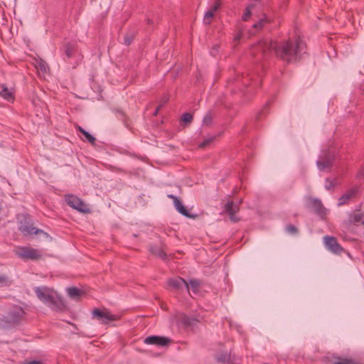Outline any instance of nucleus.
Wrapping results in <instances>:
<instances>
[{
  "instance_id": "1",
  "label": "nucleus",
  "mask_w": 364,
  "mask_h": 364,
  "mask_svg": "<svg viewBox=\"0 0 364 364\" xmlns=\"http://www.w3.org/2000/svg\"><path fill=\"white\" fill-rule=\"evenodd\" d=\"M257 47L264 53L274 50L277 58L287 63L299 60L306 52V43L300 36L289 38L279 42L262 41Z\"/></svg>"
},
{
  "instance_id": "2",
  "label": "nucleus",
  "mask_w": 364,
  "mask_h": 364,
  "mask_svg": "<svg viewBox=\"0 0 364 364\" xmlns=\"http://www.w3.org/2000/svg\"><path fill=\"white\" fill-rule=\"evenodd\" d=\"M35 293L37 297L51 310L54 311H64L66 309V305L64 300L53 290L41 287L35 289Z\"/></svg>"
},
{
  "instance_id": "3",
  "label": "nucleus",
  "mask_w": 364,
  "mask_h": 364,
  "mask_svg": "<svg viewBox=\"0 0 364 364\" xmlns=\"http://www.w3.org/2000/svg\"><path fill=\"white\" fill-rule=\"evenodd\" d=\"M24 315V311L21 307H15L6 316L0 321V326L6 328L18 323Z\"/></svg>"
},
{
  "instance_id": "4",
  "label": "nucleus",
  "mask_w": 364,
  "mask_h": 364,
  "mask_svg": "<svg viewBox=\"0 0 364 364\" xmlns=\"http://www.w3.org/2000/svg\"><path fill=\"white\" fill-rule=\"evenodd\" d=\"M18 229L24 236L37 235L39 233L46 234L43 230L33 227L31 219L26 216H23L18 223Z\"/></svg>"
},
{
  "instance_id": "5",
  "label": "nucleus",
  "mask_w": 364,
  "mask_h": 364,
  "mask_svg": "<svg viewBox=\"0 0 364 364\" xmlns=\"http://www.w3.org/2000/svg\"><path fill=\"white\" fill-rule=\"evenodd\" d=\"M92 318L97 319L101 323L105 325L119 319V316L117 315L112 314L109 310L106 309H94L92 311Z\"/></svg>"
},
{
  "instance_id": "6",
  "label": "nucleus",
  "mask_w": 364,
  "mask_h": 364,
  "mask_svg": "<svg viewBox=\"0 0 364 364\" xmlns=\"http://www.w3.org/2000/svg\"><path fill=\"white\" fill-rule=\"evenodd\" d=\"M15 252L19 258L24 260H37L41 257V254L38 250L29 247H19Z\"/></svg>"
},
{
  "instance_id": "7",
  "label": "nucleus",
  "mask_w": 364,
  "mask_h": 364,
  "mask_svg": "<svg viewBox=\"0 0 364 364\" xmlns=\"http://www.w3.org/2000/svg\"><path fill=\"white\" fill-rule=\"evenodd\" d=\"M66 203L69 206L82 213H90V208L80 198L74 195L65 196Z\"/></svg>"
},
{
  "instance_id": "8",
  "label": "nucleus",
  "mask_w": 364,
  "mask_h": 364,
  "mask_svg": "<svg viewBox=\"0 0 364 364\" xmlns=\"http://www.w3.org/2000/svg\"><path fill=\"white\" fill-rule=\"evenodd\" d=\"M323 242L326 247L333 254L340 255L344 251L336 238L333 236L323 237Z\"/></svg>"
},
{
  "instance_id": "9",
  "label": "nucleus",
  "mask_w": 364,
  "mask_h": 364,
  "mask_svg": "<svg viewBox=\"0 0 364 364\" xmlns=\"http://www.w3.org/2000/svg\"><path fill=\"white\" fill-rule=\"evenodd\" d=\"M168 285L173 290L179 291L184 287L189 291L188 283L181 277L169 279L168 280Z\"/></svg>"
},
{
  "instance_id": "10",
  "label": "nucleus",
  "mask_w": 364,
  "mask_h": 364,
  "mask_svg": "<svg viewBox=\"0 0 364 364\" xmlns=\"http://www.w3.org/2000/svg\"><path fill=\"white\" fill-rule=\"evenodd\" d=\"M144 343L149 345L165 346L171 343V339L159 336H151L145 338Z\"/></svg>"
},
{
  "instance_id": "11",
  "label": "nucleus",
  "mask_w": 364,
  "mask_h": 364,
  "mask_svg": "<svg viewBox=\"0 0 364 364\" xmlns=\"http://www.w3.org/2000/svg\"><path fill=\"white\" fill-rule=\"evenodd\" d=\"M239 204L232 201L228 202L225 205V210L228 213L230 219L232 222H237L240 219L235 216V213L239 211Z\"/></svg>"
},
{
  "instance_id": "12",
  "label": "nucleus",
  "mask_w": 364,
  "mask_h": 364,
  "mask_svg": "<svg viewBox=\"0 0 364 364\" xmlns=\"http://www.w3.org/2000/svg\"><path fill=\"white\" fill-rule=\"evenodd\" d=\"M168 198H171L173 200L174 206L178 213H180L181 214L187 218H193V215H191L189 213L188 210L184 207L181 201L177 196L173 194H168Z\"/></svg>"
},
{
  "instance_id": "13",
  "label": "nucleus",
  "mask_w": 364,
  "mask_h": 364,
  "mask_svg": "<svg viewBox=\"0 0 364 364\" xmlns=\"http://www.w3.org/2000/svg\"><path fill=\"white\" fill-rule=\"evenodd\" d=\"M358 192V187L354 186L352 188L348 190L344 194H343L339 198H338V206H342L343 205H346L348 203V201L353 198L356 193Z\"/></svg>"
},
{
  "instance_id": "14",
  "label": "nucleus",
  "mask_w": 364,
  "mask_h": 364,
  "mask_svg": "<svg viewBox=\"0 0 364 364\" xmlns=\"http://www.w3.org/2000/svg\"><path fill=\"white\" fill-rule=\"evenodd\" d=\"M270 23V19L264 15L257 22L252 25V29L249 31L250 36L255 35L261 29L265 28Z\"/></svg>"
},
{
  "instance_id": "15",
  "label": "nucleus",
  "mask_w": 364,
  "mask_h": 364,
  "mask_svg": "<svg viewBox=\"0 0 364 364\" xmlns=\"http://www.w3.org/2000/svg\"><path fill=\"white\" fill-rule=\"evenodd\" d=\"M311 204L314 212L321 218H323L326 215L328 211L320 200L314 198L311 200Z\"/></svg>"
},
{
  "instance_id": "16",
  "label": "nucleus",
  "mask_w": 364,
  "mask_h": 364,
  "mask_svg": "<svg viewBox=\"0 0 364 364\" xmlns=\"http://www.w3.org/2000/svg\"><path fill=\"white\" fill-rule=\"evenodd\" d=\"M334 158L328 154L325 155L321 160L317 161L316 164L320 171L329 169L333 166Z\"/></svg>"
},
{
  "instance_id": "17",
  "label": "nucleus",
  "mask_w": 364,
  "mask_h": 364,
  "mask_svg": "<svg viewBox=\"0 0 364 364\" xmlns=\"http://www.w3.org/2000/svg\"><path fill=\"white\" fill-rule=\"evenodd\" d=\"M229 85L231 83L235 85V88L242 90L243 87H245L249 84V78L247 77H245L243 75H238L233 80H231L228 82Z\"/></svg>"
},
{
  "instance_id": "18",
  "label": "nucleus",
  "mask_w": 364,
  "mask_h": 364,
  "mask_svg": "<svg viewBox=\"0 0 364 364\" xmlns=\"http://www.w3.org/2000/svg\"><path fill=\"white\" fill-rule=\"evenodd\" d=\"M63 50L67 58H70L76 51V44L75 43H66L63 47Z\"/></svg>"
},
{
  "instance_id": "19",
  "label": "nucleus",
  "mask_w": 364,
  "mask_h": 364,
  "mask_svg": "<svg viewBox=\"0 0 364 364\" xmlns=\"http://www.w3.org/2000/svg\"><path fill=\"white\" fill-rule=\"evenodd\" d=\"M350 223L354 225L364 224V214L355 213L350 215Z\"/></svg>"
},
{
  "instance_id": "20",
  "label": "nucleus",
  "mask_w": 364,
  "mask_h": 364,
  "mask_svg": "<svg viewBox=\"0 0 364 364\" xmlns=\"http://www.w3.org/2000/svg\"><path fill=\"white\" fill-rule=\"evenodd\" d=\"M0 96L8 102L14 100V92L9 90L5 85H2V90L0 92Z\"/></svg>"
},
{
  "instance_id": "21",
  "label": "nucleus",
  "mask_w": 364,
  "mask_h": 364,
  "mask_svg": "<svg viewBox=\"0 0 364 364\" xmlns=\"http://www.w3.org/2000/svg\"><path fill=\"white\" fill-rule=\"evenodd\" d=\"M215 358L218 362L223 364H232L230 355L227 351L217 355Z\"/></svg>"
},
{
  "instance_id": "22",
  "label": "nucleus",
  "mask_w": 364,
  "mask_h": 364,
  "mask_svg": "<svg viewBox=\"0 0 364 364\" xmlns=\"http://www.w3.org/2000/svg\"><path fill=\"white\" fill-rule=\"evenodd\" d=\"M152 255L159 257V258L165 260L166 259V254L160 247L151 246L149 249Z\"/></svg>"
},
{
  "instance_id": "23",
  "label": "nucleus",
  "mask_w": 364,
  "mask_h": 364,
  "mask_svg": "<svg viewBox=\"0 0 364 364\" xmlns=\"http://www.w3.org/2000/svg\"><path fill=\"white\" fill-rule=\"evenodd\" d=\"M67 292L69 297L73 299H77L83 294L82 291L76 287L68 288Z\"/></svg>"
},
{
  "instance_id": "24",
  "label": "nucleus",
  "mask_w": 364,
  "mask_h": 364,
  "mask_svg": "<svg viewBox=\"0 0 364 364\" xmlns=\"http://www.w3.org/2000/svg\"><path fill=\"white\" fill-rule=\"evenodd\" d=\"M262 41H265L264 40H262ZM262 42V41H259L256 45H254L251 48V53L254 56H259V58H261L262 57L264 56L265 55L268 54L269 52L264 53L262 51V50L257 47L259 43Z\"/></svg>"
},
{
  "instance_id": "25",
  "label": "nucleus",
  "mask_w": 364,
  "mask_h": 364,
  "mask_svg": "<svg viewBox=\"0 0 364 364\" xmlns=\"http://www.w3.org/2000/svg\"><path fill=\"white\" fill-rule=\"evenodd\" d=\"M189 291H191L194 294H197L199 291L200 282L197 279H191L188 283ZM191 294V292L188 291Z\"/></svg>"
},
{
  "instance_id": "26",
  "label": "nucleus",
  "mask_w": 364,
  "mask_h": 364,
  "mask_svg": "<svg viewBox=\"0 0 364 364\" xmlns=\"http://www.w3.org/2000/svg\"><path fill=\"white\" fill-rule=\"evenodd\" d=\"M254 6H255L252 4L247 6L244 14L242 15V20L244 21H248V19L250 18L251 14H252V9H253Z\"/></svg>"
},
{
  "instance_id": "27",
  "label": "nucleus",
  "mask_w": 364,
  "mask_h": 364,
  "mask_svg": "<svg viewBox=\"0 0 364 364\" xmlns=\"http://www.w3.org/2000/svg\"><path fill=\"white\" fill-rule=\"evenodd\" d=\"M215 12H213L212 10H208L205 12L204 16V23L205 24H210L211 23V19L214 16Z\"/></svg>"
},
{
  "instance_id": "28",
  "label": "nucleus",
  "mask_w": 364,
  "mask_h": 364,
  "mask_svg": "<svg viewBox=\"0 0 364 364\" xmlns=\"http://www.w3.org/2000/svg\"><path fill=\"white\" fill-rule=\"evenodd\" d=\"M82 135L84 136L85 140H87L89 143H90L91 144H95L96 139L88 132L83 131Z\"/></svg>"
},
{
  "instance_id": "29",
  "label": "nucleus",
  "mask_w": 364,
  "mask_h": 364,
  "mask_svg": "<svg viewBox=\"0 0 364 364\" xmlns=\"http://www.w3.org/2000/svg\"><path fill=\"white\" fill-rule=\"evenodd\" d=\"M336 186V179L331 180L330 178H326L325 181V188L326 190H331L334 188Z\"/></svg>"
},
{
  "instance_id": "30",
  "label": "nucleus",
  "mask_w": 364,
  "mask_h": 364,
  "mask_svg": "<svg viewBox=\"0 0 364 364\" xmlns=\"http://www.w3.org/2000/svg\"><path fill=\"white\" fill-rule=\"evenodd\" d=\"M181 120L186 124H190L193 120V115L188 112H186L182 115Z\"/></svg>"
},
{
  "instance_id": "31",
  "label": "nucleus",
  "mask_w": 364,
  "mask_h": 364,
  "mask_svg": "<svg viewBox=\"0 0 364 364\" xmlns=\"http://www.w3.org/2000/svg\"><path fill=\"white\" fill-rule=\"evenodd\" d=\"M38 68L43 73H46L48 70V64L43 60L38 63Z\"/></svg>"
},
{
  "instance_id": "32",
  "label": "nucleus",
  "mask_w": 364,
  "mask_h": 364,
  "mask_svg": "<svg viewBox=\"0 0 364 364\" xmlns=\"http://www.w3.org/2000/svg\"><path fill=\"white\" fill-rule=\"evenodd\" d=\"M133 36L131 35V34H127L124 36V43L127 46H129L131 44V43L133 41Z\"/></svg>"
},
{
  "instance_id": "33",
  "label": "nucleus",
  "mask_w": 364,
  "mask_h": 364,
  "mask_svg": "<svg viewBox=\"0 0 364 364\" xmlns=\"http://www.w3.org/2000/svg\"><path fill=\"white\" fill-rule=\"evenodd\" d=\"M213 140V138H209V139H205L203 140L200 144H199V147L200 148H205L207 146H208Z\"/></svg>"
},
{
  "instance_id": "34",
  "label": "nucleus",
  "mask_w": 364,
  "mask_h": 364,
  "mask_svg": "<svg viewBox=\"0 0 364 364\" xmlns=\"http://www.w3.org/2000/svg\"><path fill=\"white\" fill-rule=\"evenodd\" d=\"M220 6H221L220 0H216V1L214 3L213 6L211 7L210 10H212L213 12H215L220 8Z\"/></svg>"
},
{
  "instance_id": "35",
  "label": "nucleus",
  "mask_w": 364,
  "mask_h": 364,
  "mask_svg": "<svg viewBox=\"0 0 364 364\" xmlns=\"http://www.w3.org/2000/svg\"><path fill=\"white\" fill-rule=\"evenodd\" d=\"M286 230L289 233L291 234H295L297 232V228L292 225H287Z\"/></svg>"
},
{
  "instance_id": "36",
  "label": "nucleus",
  "mask_w": 364,
  "mask_h": 364,
  "mask_svg": "<svg viewBox=\"0 0 364 364\" xmlns=\"http://www.w3.org/2000/svg\"><path fill=\"white\" fill-rule=\"evenodd\" d=\"M333 364H355V363L350 359H342L339 361L335 362Z\"/></svg>"
},
{
  "instance_id": "37",
  "label": "nucleus",
  "mask_w": 364,
  "mask_h": 364,
  "mask_svg": "<svg viewBox=\"0 0 364 364\" xmlns=\"http://www.w3.org/2000/svg\"><path fill=\"white\" fill-rule=\"evenodd\" d=\"M243 36V31L242 28H240V31L234 37V41L237 43Z\"/></svg>"
},
{
  "instance_id": "38",
  "label": "nucleus",
  "mask_w": 364,
  "mask_h": 364,
  "mask_svg": "<svg viewBox=\"0 0 364 364\" xmlns=\"http://www.w3.org/2000/svg\"><path fill=\"white\" fill-rule=\"evenodd\" d=\"M182 321H183V324H185L186 326H190L192 324V318H191L188 316H183L182 318Z\"/></svg>"
},
{
  "instance_id": "39",
  "label": "nucleus",
  "mask_w": 364,
  "mask_h": 364,
  "mask_svg": "<svg viewBox=\"0 0 364 364\" xmlns=\"http://www.w3.org/2000/svg\"><path fill=\"white\" fill-rule=\"evenodd\" d=\"M9 283V279L5 275H0V284L7 285Z\"/></svg>"
},
{
  "instance_id": "40",
  "label": "nucleus",
  "mask_w": 364,
  "mask_h": 364,
  "mask_svg": "<svg viewBox=\"0 0 364 364\" xmlns=\"http://www.w3.org/2000/svg\"><path fill=\"white\" fill-rule=\"evenodd\" d=\"M21 364H41V361L36 360H26L23 363H22Z\"/></svg>"
},
{
  "instance_id": "41",
  "label": "nucleus",
  "mask_w": 364,
  "mask_h": 364,
  "mask_svg": "<svg viewBox=\"0 0 364 364\" xmlns=\"http://www.w3.org/2000/svg\"><path fill=\"white\" fill-rule=\"evenodd\" d=\"M210 119H211L209 115H206V116H205L203 121H204V122L208 123V122H210Z\"/></svg>"
},
{
  "instance_id": "42",
  "label": "nucleus",
  "mask_w": 364,
  "mask_h": 364,
  "mask_svg": "<svg viewBox=\"0 0 364 364\" xmlns=\"http://www.w3.org/2000/svg\"><path fill=\"white\" fill-rule=\"evenodd\" d=\"M77 129L78 131L82 134V132L83 131H85L83 128H82L80 126H77Z\"/></svg>"
},
{
  "instance_id": "43",
  "label": "nucleus",
  "mask_w": 364,
  "mask_h": 364,
  "mask_svg": "<svg viewBox=\"0 0 364 364\" xmlns=\"http://www.w3.org/2000/svg\"><path fill=\"white\" fill-rule=\"evenodd\" d=\"M159 108H157V109H156V110L155 111L154 114H157V112H159Z\"/></svg>"
}]
</instances>
